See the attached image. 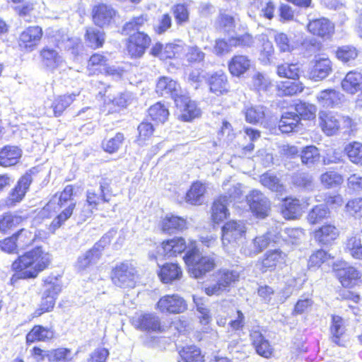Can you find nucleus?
<instances>
[{
	"instance_id": "obj_63",
	"label": "nucleus",
	"mask_w": 362,
	"mask_h": 362,
	"mask_svg": "<svg viewBox=\"0 0 362 362\" xmlns=\"http://www.w3.org/2000/svg\"><path fill=\"white\" fill-rule=\"evenodd\" d=\"M71 351L68 349L59 348L57 349L49 350L46 352V357L49 361H69L68 356Z\"/></svg>"
},
{
	"instance_id": "obj_62",
	"label": "nucleus",
	"mask_w": 362,
	"mask_h": 362,
	"mask_svg": "<svg viewBox=\"0 0 362 362\" xmlns=\"http://www.w3.org/2000/svg\"><path fill=\"white\" fill-rule=\"evenodd\" d=\"M124 139L122 134L117 133L114 137L103 141V149L110 153L116 152L122 146Z\"/></svg>"
},
{
	"instance_id": "obj_49",
	"label": "nucleus",
	"mask_w": 362,
	"mask_h": 362,
	"mask_svg": "<svg viewBox=\"0 0 362 362\" xmlns=\"http://www.w3.org/2000/svg\"><path fill=\"white\" fill-rule=\"evenodd\" d=\"M345 250L353 258L362 260V243L360 238L351 237L347 240Z\"/></svg>"
},
{
	"instance_id": "obj_18",
	"label": "nucleus",
	"mask_w": 362,
	"mask_h": 362,
	"mask_svg": "<svg viewBox=\"0 0 362 362\" xmlns=\"http://www.w3.org/2000/svg\"><path fill=\"white\" fill-rule=\"evenodd\" d=\"M106 57L100 54L92 55L88 61V69L90 74H95L96 71L100 73H105L109 75H120L119 71L111 66H108Z\"/></svg>"
},
{
	"instance_id": "obj_56",
	"label": "nucleus",
	"mask_w": 362,
	"mask_h": 362,
	"mask_svg": "<svg viewBox=\"0 0 362 362\" xmlns=\"http://www.w3.org/2000/svg\"><path fill=\"white\" fill-rule=\"evenodd\" d=\"M56 299L57 298H54L53 296L43 292L39 308L33 313V317H40L44 313L51 311L55 305Z\"/></svg>"
},
{
	"instance_id": "obj_22",
	"label": "nucleus",
	"mask_w": 362,
	"mask_h": 362,
	"mask_svg": "<svg viewBox=\"0 0 362 362\" xmlns=\"http://www.w3.org/2000/svg\"><path fill=\"white\" fill-rule=\"evenodd\" d=\"M337 277L344 287L352 288L360 281L361 274L354 267H347L338 269Z\"/></svg>"
},
{
	"instance_id": "obj_48",
	"label": "nucleus",
	"mask_w": 362,
	"mask_h": 362,
	"mask_svg": "<svg viewBox=\"0 0 362 362\" xmlns=\"http://www.w3.org/2000/svg\"><path fill=\"white\" fill-rule=\"evenodd\" d=\"M148 21L146 15L135 17L124 24L123 32L125 35H130L133 31H140L141 28H144L146 25H148Z\"/></svg>"
},
{
	"instance_id": "obj_12",
	"label": "nucleus",
	"mask_w": 362,
	"mask_h": 362,
	"mask_svg": "<svg viewBox=\"0 0 362 362\" xmlns=\"http://www.w3.org/2000/svg\"><path fill=\"white\" fill-rule=\"evenodd\" d=\"M286 257V254L279 249L269 250L258 260L257 266L262 273L272 272L278 264L284 263Z\"/></svg>"
},
{
	"instance_id": "obj_9",
	"label": "nucleus",
	"mask_w": 362,
	"mask_h": 362,
	"mask_svg": "<svg viewBox=\"0 0 362 362\" xmlns=\"http://www.w3.org/2000/svg\"><path fill=\"white\" fill-rule=\"evenodd\" d=\"M246 198L252 212L257 217L264 218L269 215L270 202L261 192L252 190Z\"/></svg>"
},
{
	"instance_id": "obj_59",
	"label": "nucleus",
	"mask_w": 362,
	"mask_h": 362,
	"mask_svg": "<svg viewBox=\"0 0 362 362\" xmlns=\"http://www.w3.org/2000/svg\"><path fill=\"white\" fill-rule=\"evenodd\" d=\"M304 235L302 229L293 228H285L281 234L284 240L292 245L298 244L303 240Z\"/></svg>"
},
{
	"instance_id": "obj_43",
	"label": "nucleus",
	"mask_w": 362,
	"mask_h": 362,
	"mask_svg": "<svg viewBox=\"0 0 362 362\" xmlns=\"http://www.w3.org/2000/svg\"><path fill=\"white\" fill-rule=\"evenodd\" d=\"M300 158L303 164L312 167L320 161V151L315 146H308L302 150Z\"/></svg>"
},
{
	"instance_id": "obj_45",
	"label": "nucleus",
	"mask_w": 362,
	"mask_h": 362,
	"mask_svg": "<svg viewBox=\"0 0 362 362\" xmlns=\"http://www.w3.org/2000/svg\"><path fill=\"white\" fill-rule=\"evenodd\" d=\"M320 179L321 184L328 189L340 186L344 182L342 175L332 170L322 173Z\"/></svg>"
},
{
	"instance_id": "obj_5",
	"label": "nucleus",
	"mask_w": 362,
	"mask_h": 362,
	"mask_svg": "<svg viewBox=\"0 0 362 362\" xmlns=\"http://www.w3.org/2000/svg\"><path fill=\"white\" fill-rule=\"evenodd\" d=\"M111 279L118 287L133 288L137 279V271L131 263L122 262L112 269Z\"/></svg>"
},
{
	"instance_id": "obj_64",
	"label": "nucleus",
	"mask_w": 362,
	"mask_h": 362,
	"mask_svg": "<svg viewBox=\"0 0 362 362\" xmlns=\"http://www.w3.org/2000/svg\"><path fill=\"white\" fill-rule=\"evenodd\" d=\"M279 89L284 95H293L302 92L303 87L296 81H286L279 86Z\"/></svg>"
},
{
	"instance_id": "obj_42",
	"label": "nucleus",
	"mask_w": 362,
	"mask_h": 362,
	"mask_svg": "<svg viewBox=\"0 0 362 362\" xmlns=\"http://www.w3.org/2000/svg\"><path fill=\"white\" fill-rule=\"evenodd\" d=\"M23 221L21 216L6 213L0 216V232L6 233L9 230L20 225Z\"/></svg>"
},
{
	"instance_id": "obj_58",
	"label": "nucleus",
	"mask_w": 362,
	"mask_h": 362,
	"mask_svg": "<svg viewBox=\"0 0 362 362\" xmlns=\"http://www.w3.org/2000/svg\"><path fill=\"white\" fill-rule=\"evenodd\" d=\"M300 67L298 64L285 63L277 66V74L281 77L296 79L298 78Z\"/></svg>"
},
{
	"instance_id": "obj_26",
	"label": "nucleus",
	"mask_w": 362,
	"mask_h": 362,
	"mask_svg": "<svg viewBox=\"0 0 362 362\" xmlns=\"http://www.w3.org/2000/svg\"><path fill=\"white\" fill-rule=\"evenodd\" d=\"M339 235V229L332 224H325L314 232L315 239L322 245H328Z\"/></svg>"
},
{
	"instance_id": "obj_28",
	"label": "nucleus",
	"mask_w": 362,
	"mask_h": 362,
	"mask_svg": "<svg viewBox=\"0 0 362 362\" xmlns=\"http://www.w3.org/2000/svg\"><path fill=\"white\" fill-rule=\"evenodd\" d=\"M331 71V61L327 58H320L315 61L309 76L311 79L320 81L325 78Z\"/></svg>"
},
{
	"instance_id": "obj_15",
	"label": "nucleus",
	"mask_w": 362,
	"mask_h": 362,
	"mask_svg": "<svg viewBox=\"0 0 362 362\" xmlns=\"http://www.w3.org/2000/svg\"><path fill=\"white\" fill-rule=\"evenodd\" d=\"M156 91L161 96H171L175 101L182 95L180 85L177 81L168 76H162L158 78Z\"/></svg>"
},
{
	"instance_id": "obj_53",
	"label": "nucleus",
	"mask_w": 362,
	"mask_h": 362,
	"mask_svg": "<svg viewBox=\"0 0 362 362\" xmlns=\"http://www.w3.org/2000/svg\"><path fill=\"white\" fill-rule=\"evenodd\" d=\"M148 115L153 120L163 123L167 120L169 112L163 105L160 103H157L150 107L148 109Z\"/></svg>"
},
{
	"instance_id": "obj_17",
	"label": "nucleus",
	"mask_w": 362,
	"mask_h": 362,
	"mask_svg": "<svg viewBox=\"0 0 362 362\" xmlns=\"http://www.w3.org/2000/svg\"><path fill=\"white\" fill-rule=\"evenodd\" d=\"M307 28L314 35L328 38L334 33V26L327 18H320L310 21Z\"/></svg>"
},
{
	"instance_id": "obj_55",
	"label": "nucleus",
	"mask_w": 362,
	"mask_h": 362,
	"mask_svg": "<svg viewBox=\"0 0 362 362\" xmlns=\"http://www.w3.org/2000/svg\"><path fill=\"white\" fill-rule=\"evenodd\" d=\"M230 45L233 47L243 48L253 47L256 42V38L248 33L236 35L230 38Z\"/></svg>"
},
{
	"instance_id": "obj_52",
	"label": "nucleus",
	"mask_w": 362,
	"mask_h": 362,
	"mask_svg": "<svg viewBox=\"0 0 362 362\" xmlns=\"http://www.w3.org/2000/svg\"><path fill=\"white\" fill-rule=\"evenodd\" d=\"M260 182L272 191L281 192L284 190V186L281 183L280 180L272 173L263 174L260 177Z\"/></svg>"
},
{
	"instance_id": "obj_31",
	"label": "nucleus",
	"mask_w": 362,
	"mask_h": 362,
	"mask_svg": "<svg viewBox=\"0 0 362 362\" xmlns=\"http://www.w3.org/2000/svg\"><path fill=\"white\" fill-rule=\"evenodd\" d=\"M343 95L334 89H326L320 91L317 95V100L325 107H334L339 105Z\"/></svg>"
},
{
	"instance_id": "obj_51",
	"label": "nucleus",
	"mask_w": 362,
	"mask_h": 362,
	"mask_svg": "<svg viewBox=\"0 0 362 362\" xmlns=\"http://www.w3.org/2000/svg\"><path fill=\"white\" fill-rule=\"evenodd\" d=\"M246 121L251 124L260 123L265 117V110L263 106H252L246 108L245 112Z\"/></svg>"
},
{
	"instance_id": "obj_47",
	"label": "nucleus",
	"mask_w": 362,
	"mask_h": 362,
	"mask_svg": "<svg viewBox=\"0 0 362 362\" xmlns=\"http://www.w3.org/2000/svg\"><path fill=\"white\" fill-rule=\"evenodd\" d=\"M329 210L325 204H319L312 209L308 215V221L311 224H316L329 216Z\"/></svg>"
},
{
	"instance_id": "obj_40",
	"label": "nucleus",
	"mask_w": 362,
	"mask_h": 362,
	"mask_svg": "<svg viewBox=\"0 0 362 362\" xmlns=\"http://www.w3.org/2000/svg\"><path fill=\"white\" fill-rule=\"evenodd\" d=\"M300 118L294 112H285L279 121V128L282 133H290L298 126Z\"/></svg>"
},
{
	"instance_id": "obj_23",
	"label": "nucleus",
	"mask_w": 362,
	"mask_h": 362,
	"mask_svg": "<svg viewBox=\"0 0 362 362\" xmlns=\"http://www.w3.org/2000/svg\"><path fill=\"white\" fill-rule=\"evenodd\" d=\"M250 336L252 345L259 355L267 358L272 356L273 348L259 330H252Z\"/></svg>"
},
{
	"instance_id": "obj_33",
	"label": "nucleus",
	"mask_w": 362,
	"mask_h": 362,
	"mask_svg": "<svg viewBox=\"0 0 362 362\" xmlns=\"http://www.w3.org/2000/svg\"><path fill=\"white\" fill-rule=\"evenodd\" d=\"M182 275L181 268L175 263H167L160 268L158 276L160 280L165 283H171L173 281L179 280Z\"/></svg>"
},
{
	"instance_id": "obj_32",
	"label": "nucleus",
	"mask_w": 362,
	"mask_h": 362,
	"mask_svg": "<svg viewBox=\"0 0 362 362\" xmlns=\"http://www.w3.org/2000/svg\"><path fill=\"white\" fill-rule=\"evenodd\" d=\"M206 192V187L205 185L199 181H197L192 183L187 191L185 200L190 204L200 205L204 202Z\"/></svg>"
},
{
	"instance_id": "obj_13",
	"label": "nucleus",
	"mask_w": 362,
	"mask_h": 362,
	"mask_svg": "<svg viewBox=\"0 0 362 362\" xmlns=\"http://www.w3.org/2000/svg\"><path fill=\"white\" fill-rule=\"evenodd\" d=\"M133 325L142 330H151L154 332H162L160 320L158 316L155 314H136L132 319Z\"/></svg>"
},
{
	"instance_id": "obj_1",
	"label": "nucleus",
	"mask_w": 362,
	"mask_h": 362,
	"mask_svg": "<svg viewBox=\"0 0 362 362\" xmlns=\"http://www.w3.org/2000/svg\"><path fill=\"white\" fill-rule=\"evenodd\" d=\"M50 263V257L48 253L42 251L41 247L20 256L12 264V268L16 273L13 279L35 278L39 272L43 271Z\"/></svg>"
},
{
	"instance_id": "obj_11",
	"label": "nucleus",
	"mask_w": 362,
	"mask_h": 362,
	"mask_svg": "<svg viewBox=\"0 0 362 362\" xmlns=\"http://www.w3.org/2000/svg\"><path fill=\"white\" fill-rule=\"evenodd\" d=\"M40 57L44 68L51 72L61 67L64 63V59L57 47H44L40 50Z\"/></svg>"
},
{
	"instance_id": "obj_2",
	"label": "nucleus",
	"mask_w": 362,
	"mask_h": 362,
	"mask_svg": "<svg viewBox=\"0 0 362 362\" xmlns=\"http://www.w3.org/2000/svg\"><path fill=\"white\" fill-rule=\"evenodd\" d=\"M73 187L67 185L60 194H56L47 205L44 210L47 211H56L59 209L66 208L52 221L50 227L54 230L59 228L73 214L76 206L75 202L72 201Z\"/></svg>"
},
{
	"instance_id": "obj_7",
	"label": "nucleus",
	"mask_w": 362,
	"mask_h": 362,
	"mask_svg": "<svg viewBox=\"0 0 362 362\" xmlns=\"http://www.w3.org/2000/svg\"><path fill=\"white\" fill-rule=\"evenodd\" d=\"M156 308L162 313L179 314L187 309V304L182 297L174 293L162 296L158 301Z\"/></svg>"
},
{
	"instance_id": "obj_35",
	"label": "nucleus",
	"mask_w": 362,
	"mask_h": 362,
	"mask_svg": "<svg viewBox=\"0 0 362 362\" xmlns=\"http://www.w3.org/2000/svg\"><path fill=\"white\" fill-rule=\"evenodd\" d=\"M101 257L100 251L95 247L79 256L75 267L78 271H83L96 264Z\"/></svg>"
},
{
	"instance_id": "obj_8",
	"label": "nucleus",
	"mask_w": 362,
	"mask_h": 362,
	"mask_svg": "<svg viewBox=\"0 0 362 362\" xmlns=\"http://www.w3.org/2000/svg\"><path fill=\"white\" fill-rule=\"evenodd\" d=\"M320 119L322 131L329 136L336 134L341 124L346 128L351 126V119L349 117H341L331 112H321Z\"/></svg>"
},
{
	"instance_id": "obj_14",
	"label": "nucleus",
	"mask_w": 362,
	"mask_h": 362,
	"mask_svg": "<svg viewBox=\"0 0 362 362\" xmlns=\"http://www.w3.org/2000/svg\"><path fill=\"white\" fill-rule=\"evenodd\" d=\"M175 103L177 107L180 108V117L183 121L189 122L201 115V110L196 103L186 96L181 95L178 99H175Z\"/></svg>"
},
{
	"instance_id": "obj_27",
	"label": "nucleus",
	"mask_w": 362,
	"mask_h": 362,
	"mask_svg": "<svg viewBox=\"0 0 362 362\" xmlns=\"http://www.w3.org/2000/svg\"><path fill=\"white\" fill-rule=\"evenodd\" d=\"M77 94L59 95L54 99L50 108L45 114L49 116L59 117L73 103Z\"/></svg>"
},
{
	"instance_id": "obj_25",
	"label": "nucleus",
	"mask_w": 362,
	"mask_h": 362,
	"mask_svg": "<svg viewBox=\"0 0 362 362\" xmlns=\"http://www.w3.org/2000/svg\"><path fill=\"white\" fill-rule=\"evenodd\" d=\"M31 183V177L30 175H23L18 182V185L11 191L7 199L6 204L8 206H13L20 202L28 189Z\"/></svg>"
},
{
	"instance_id": "obj_19",
	"label": "nucleus",
	"mask_w": 362,
	"mask_h": 362,
	"mask_svg": "<svg viewBox=\"0 0 362 362\" xmlns=\"http://www.w3.org/2000/svg\"><path fill=\"white\" fill-rule=\"evenodd\" d=\"M207 83L210 92L218 96L226 94L229 90L227 76L222 71L211 74L207 79Z\"/></svg>"
},
{
	"instance_id": "obj_30",
	"label": "nucleus",
	"mask_w": 362,
	"mask_h": 362,
	"mask_svg": "<svg viewBox=\"0 0 362 362\" xmlns=\"http://www.w3.org/2000/svg\"><path fill=\"white\" fill-rule=\"evenodd\" d=\"M341 87L346 93L355 94L362 88V74L355 71H349L342 80Z\"/></svg>"
},
{
	"instance_id": "obj_16",
	"label": "nucleus",
	"mask_w": 362,
	"mask_h": 362,
	"mask_svg": "<svg viewBox=\"0 0 362 362\" xmlns=\"http://www.w3.org/2000/svg\"><path fill=\"white\" fill-rule=\"evenodd\" d=\"M105 187L100 185L98 192L89 189L87 192L86 202L88 203L87 209L85 208L81 211V218L85 221L87 218L90 217L93 213V209H96L97 206L102 202H107L105 193ZM86 207V206H84Z\"/></svg>"
},
{
	"instance_id": "obj_3",
	"label": "nucleus",
	"mask_w": 362,
	"mask_h": 362,
	"mask_svg": "<svg viewBox=\"0 0 362 362\" xmlns=\"http://www.w3.org/2000/svg\"><path fill=\"white\" fill-rule=\"evenodd\" d=\"M184 259L189 267L190 275L196 279L202 278L216 267L214 257L203 255L196 247L187 252Z\"/></svg>"
},
{
	"instance_id": "obj_37",
	"label": "nucleus",
	"mask_w": 362,
	"mask_h": 362,
	"mask_svg": "<svg viewBox=\"0 0 362 362\" xmlns=\"http://www.w3.org/2000/svg\"><path fill=\"white\" fill-rule=\"evenodd\" d=\"M42 35L41 28L38 26L29 27L21 34L20 45L25 47H33L40 41Z\"/></svg>"
},
{
	"instance_id": "obj_39",
	"label": "nucleus",
	"mask_w": 362,
	"mask_h": 362,
	"mask_svg": "<svg viewBox=\"0 0 362 362\" xmlns=\"http://www.w3.org/2000/svg\"><path fill=\"white\" fill-rule=\"evenodd\" d=\"M235 25V18L226 12L220 13L215 21L216 29L218 32L226 34L233 32Z\"/></svg>"
},
{
	"instance_id": "obj_54",
	"label": "nucleus",
	"mask_w": 362,
	"mask_h": 362,
	"mask_svg": "<svg viewBox=\"0 0 362 362\" xmlns=\"http://www.w3.org/2000/svg\"><path fill=\"white\" fill-rule=\"evenodd\" d=\"M105 103H112L118 107H124L127 104V98L125 94L119 93L117 96L115 95V91L108 86L104 91L103 95Z\"/></svg>"
},
{
	"instance_id": "obj_6",
	"label": "nucleus",
	"mask_w": 362,
	"mask_h": 362,
	"mask_svg": "<svg viewBox=\"0 0 362 362\" xmlns=\"http://www.w3.org/2000/svg\"><path fill=\"white\" fill-rule=\"evenodd\" d=\"M221 230L223 247L226 250H229L245 235L246 226L243 221H230L223 225Z\"/></svg>"
},
{
	"instance_id": "obj_24",
	"label": "nucleus",
	"mask_w": 362,
	"mask_h": 362,
	"mask_svg": "<svg viewBox=\"0 0 362 362\" xmlns=\"http://www.w3.org/2000/svg\"><path fill=\"white\" fill-rule=\"evenodd\" d=\"M228 204V199L226 195L220 196L214 200L211 209V218L213 222L218 223L227 218L229 215Z\"/></svg>"
},
{
	"instance_id": "obj_61",
	"label": "nucleus",
	"mask_w": 362,
	"mask_h": 362,
	"mask_svg": "<svg viewBox=\"0 0 362 362\" xmlns=\"http://www.w3.org/2000/svg\"><path fill=\"white\" fill-rule=\"evenodd\" d=\"M296 115L304 119H312L315 117L317 108L315 105L306 103H300L296 105Z\"/></svg>"
},
{
	"instance_id": "obj_46",
	"label": "nucleus",
	"mask_w": 362,
	"mask_h": 362,
	"mask_svg": "<svg viewBox=\"0 0 362 362\" xmlns=\"http://www.w3.org/2000/svg\"><path fill=\"white\" fill-rule=\"evenodd\" d=\"M344 151L351 162L362 165V144L354 141L348 144Z\"/></svg>"
},
{
	"instance_id": "obj_38",
	"label": "nucleus",
	"mask_w": 362,
	"mask_h": 362,
	"mask_svg": "<svg viewBox=\"0 0 362 362\" xmlns=\"http://www.w3.org/2000/svg\"><path fill=\"white\" fill-rule=\"evenodd\" d=\"M163 231L173 233L177 230H183L187 228V221L185 218L174 215H166L160 223Z\"/></svg>"
},
{
	"instance_id": "obj_50",
	"label": "nucleus",
	"mask_w": 362,
	"mask_h": 362,
	"mask_svg": "<svg viewBox=\"0 0 362 362\" xmlns=\"http://www.w3.org/2000/svg\"><path fill=\"white\" fill-rule=\"evenodd\" d=\"M180 362H204V356L201 351L196 346H189L183 349L180 353Z\"/></svg>"
},
{
	"instance_id": "obj_29",
	"label": "nucleus",
	"mask_w": 362,
	"mask_h": 362,
	"mask_svg": "<svg viewBox=\"0 0 362 362\" xmlns=\"http://www.w3.org/2000/svg\"><path fill=\"white\" fill-rule=\"evenodd\" d=\"M115 15V11L105 4L98 5L93 10V21L100 27L108 25Z\"/></svg>"
},
{
	"instance_id": "obj_10",
	"label": "nucleus",
	"mask_w": 362,
	"mask_h": 362,
	"mask_svg": "<svg viewBox=\"0 0 362 362\" xmlns=\"http://www.w3.org/2000/svg\"><path fill=\"white\" fill-rule=\"evenodd\" d=\"M129 35L127 43L128 53L132 57H141L151 44L150 37L141 31L130 33Z\"/></svg>"
},
{
	"instance_id": "obj_41",
	"label": "nucleus",
	"mask_w": 362,
	"mask_h": 362,
	"mask_svg": "<svg viewBox=\"0 0 362 362\" xmlns=\"http://www.w3.org/2000/svg\"><path fill=\"white\" fill-rule=\"evenodd\" d=\"M54 333L50 329L40 325L35 326L27 334V342L33 343L36 341H46L53 337Z\"/></svg>"
},
{
	"instance_id": "obj_21",
	"label": "nucleus",
	"mask_w": 362,
	"mask_h": 362,
	"mask_svg": "<svg viewBox=\"0 0 362 362\" xmlns=\"http://www.w3.org/2000/svg\"><path fill=\"white\" fill-rule=\"evenodd\" d=\"M251 66V59L244 54L234 55L228 64L229 72L237 77H240L246 73Z\"/></svg>"
},
{
	"instance_id": "obj_34",
	"label": "nucleus",
	"mask_w": 362,
	"mask_h": 362,
	"mask_svg": "<svg viewBox=\"0 0 362 362\" xmlns=\"http://www.w3.org/2000/svg\"><path fill=\"white\" fill-rule=\"evenodd\" d=\"M21 156V151L16 146H6L0 151V165L9 167L16 165Z\"/></svg>"
},
{
	"instance_id": "obj_36",
	"label": "nucleus",
	"mask_w": 362,
	"mask_h": 362,
	"mask_svg": "<svg viewBox=\"0 0 362 362\" xmlns=\"http://www.w3.org/2000/svg\"><path fill=\"white\" fill-rule=\"evenodd\" d=\"M282 213L287 219H296L301 216L307 204L302 203L298 199H288L285 202Z\"/></svg>"
},
{
	"instance_id": "obj_20",
	"label": "nucleus",
	"mask_w": 362,
	"mask_h": 362,
	"mask_svg": "<svg viewBox=\"0 0 362 362\" xmlns=\"http://www.w3.org/2000/svg\"><path fill=\"white\" fill-rule=\"evenodd\" d=\"M186 249L185 240L176 238L163 242L158 249V253L165 257H171L182 253Z\"/></svg>"
},
{
	"instance_id": "obj_57",
	"label": "nucleus",
	"mask_w": 362,
	"mask_h": 362,
	"mask_svg": "<svg viewBox=\"0 0 362 362\" xmlns=\"http://www.w3.org/2000/svg\"><path fill=\"white\" fill-rule=\"evenodd\" d=\"M330 330L332 335V341L337 344H340V337L345 332L344 320L341 317L338 315H334L332 317Z\"/></svg>"
},
{
	"instance_id": "obj_4",
	"label": "nucleus",
	"mask_w": 362,
	"mask_h": 362,
	"mask_svg": "<svg viewBox=\"0 0 362 362\" xmlns=\"http://www.w3.org/2000/svg\"><path fill=\"white\" fill-rule=\"evenodd\" d=\"M214 282L206 286L204 292L207 296H220L229 291L233 284L238 281L239 273L236 271L220 269L214 275Z\"/></svg>"
},
{
	"instance_id": "obj_44",
	"label": "nucleus",
	"mask_w": 362,
	"mask_h": 362,
	"mask_svg": "<svg viewBox=\"0 0 362 362\" xmlns=\"http://www.w3.org/2000/svg\"><path fill=\"white\" fill-rule=\"evenodd\" d=\"M13 237H15V241L18 249L23 250L34 242L36 235L35 232L22 228L13 235Z\"/></svg>"
},
{
	"instance_id": "obj_60",
	"label": "nucleus",
	"mask_w": 362,
	"mask_h": 362,
	"mask_svg": "<svg viewBox=\"0 0 362 362\" xmlns=\"http://www.w3.org/2000/svg\"><path fill=\"white\" fill-rule=\"evenodd\" d=\"M104 33L94 28H89L86 30V39L89 45L98 48L103 45L105 41Z\"/></svg>"
}]
</instances>
